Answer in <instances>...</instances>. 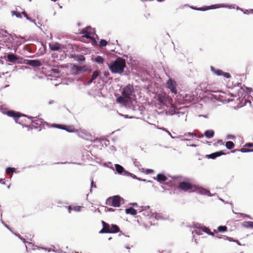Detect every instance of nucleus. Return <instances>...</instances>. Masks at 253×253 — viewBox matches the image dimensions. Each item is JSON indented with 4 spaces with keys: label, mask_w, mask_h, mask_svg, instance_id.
<instances>
[{
    "label": "nucleus",
    "mask_w": 253,
    "mask_h": 253,
    "mask_svg": "<svg viewBox=\"0 0 253 253\" xmlns=\"http://www.w3.org/2000/svg\"><path fill=\"white\" fill-rule=\"evenodd\" d=\"M122 95L117 98V102L126 108L131 109L139 102L141 95L139 90L131 84H128L122 89Z\"/></svg>",
    "instance_id": "obj_1"
},
{
    "label": "nucleus",
    "mask_w": 253,
    "mask_h": 253,
    "mask_svg": "<svg viewBox=\"0 0 253 253\" xmlns=\"http://www.w3.org/2000/svg\"><path fill=\"white\" fill-rule=\"evenodd\" d=\"M138 211L142 214L146 216H149L151 218H154L157 220L166 219L167 217L163 213H153L150 210L149 206H141L138 208Z\"/></svg>",
    "instance_id": "obj_2"
},
{
    "label": "nucleus",
    "mask_w": 253,
    "mask_h": 253,
    "mask_svg": "<svg viewBox=\"0 0 253 253\" xmlns=\"http://www.w3.org/2000/svg\"><path fill=\"white\" fill-rule=\"evenodd\" d=\"M125 67V60L120 57L117 58L112 65H109V69L114 73H122Z\"/></svg>",
    "instance_id": "obj_3"
},
{
    "label": "nucleus",
    "mask_w": 253,
    "mask_h": 253,
    "mask_svg": "<svg viewBox=\"0 0 253 253\" xmlns=\"http://www.w3.org/2000/svg\"><path fill=\"white\" fill-rule=\"evenodd\" d=\"M83 36L81 37V40L84 42H88L90 41L92 42V44H94L95 42L94 39L95 31L93 29L88 27L82 30L81 33Z\"/></svg>",
    "instance_id": "obj_4"
},
{
    "label": "nucleus",
    "mask_w": 253,
    "mask_h": 253,
    "mask_svg": "<svg viewBox=\"0 0 253 253\" xmlns=\"http://www.w3.org/2000/svg\"><path fill=\"white\" fill-rule=\"evenodd\" d=\"M60 71L58 69H52L49 72L47 77V80L51 82L52 84L57 85L62 83L59 76Z\"/></svg>",
    "instance_id": "obj_5"
},
{
    "label": "nucleus",
    "mask_w": 253,
    "mask_h": 253,
    "mask_svg": "<svg viewBox=\"0 0 253 253\" xmlns=\"http://www.w3.org/2000/svg\"><path fill=\"white\" fill-rule=\"evenodd\" d=\"M14 40L13 37L5 31H0V44L8 46Z\"/></svg>",
    "instance_id": "obj_6"
},
{
    "label": "nucleus",
    "mask_w": 253,
    "mask_h": 253,
    "mask_svg": "<svg viewBox=\"0 0 253 253\" xmlns=\"http://www.w3.org/2000/svg\"><path fill=\"white\" fill-rule=\"evenodd\" d=\"M210 97L224 103L230 101V100L226 98V94L221 91H213Z\"/></svg>",
    "instance_id": "obj_7"
},
{
    "label": "nucleus",
    "mask_w": 253,
    "mask_h": 253,
    "mask_svg": "<svg viewBox=\"0 0 253 253\" xmlns=\"http://www.w3.org/2000/svg\"><path fill=\"white\" fill-rule=\"evenodd\" d=\"M122 198L118 196H114L112 197L108 198L107 204L110 206L115 207H119L121 205Z\"/></svg>",
    "instance_id": "obj_8"
},
{
    "label": "nucleus",
    "mask_w": 253,
    "mask_h": 253,
    "mask_svg": "<svg viewBox=\"0 0 253 253\" xmlns=\"http://www.w3.org/2000/svg\"><path fill=\"white\" fill-rule=\"evenodd\" d=\"M179 187L184 191H194L196 189V186L188 182H181L179 184Z\"/></svg>",
    "instance_id": "obj_9"
},
{
    "label": "nucleus",
    "mask_w": 253,
    "mask_h": 253,
    "mask_svg": "<svg viewBox=\"0 0 253 253\" xmlns=\"http://www.w3.org/2000/svg\"><path fill=\"white\" fill-rule=\"evenodd\" d=\"M87 70V67L86 66H78L73 65L71 68V72L73 75H77Z\"/></svg>",
    "instance_id": "obj_10"
},
{
    "label": "nucleus",
    "mask_w": 253,
    "mask_h": 253,
    "mask_svg": "<svg viewBox=\"0 0 253 253\" xmlns=\"http://www.w3.org/2000/svg\"><path fill=\"white\" fill-rule=\"evenodd\" d=\"M3 114H6L8 116L13 117L16 123L22 124V120H20V114L19 113L14 112L13 111H8L6 112H3Z\"/></svg>",
    "instance_id": "obj_11"
},
{
    "label": "nucleus",
    "mask_w": 253,
    "mask_h": 253,
    "mask_svg": "<svg viewBox=\"0 0 253 253\" xmlns=\"http://www.w3.org/2000/svg\"><path fill=\"white\" fill-rule=\"evenodd\" d=\"M104 228L106 229L107 233H115L119 231V228L114 224H109L104 222Z\"/></svg>",
    "instance_id": "obj_12"
},
{
    "label": "nucleus",
    "mask_w": 253,
    "mask_h": 253,
    "mask_svg": "<svg viewBox=\"0 0 253 253\" xmlns=\"http://www.w3.org/2000/svg\"><path fill=\"white\" fill-rule=\"evenodd\" d=\"M50 49L53 51H58L59 52H64L65 47L63 45L60 44L57 42H52L49 44Z\"/></svg>",
    "instance_id": "obj_13"
},
{
    "label": "nucleus",
    "mask_w": 253,
    "mask_h": 253,
    "mask_svg": "<svg viewBox=\"0 0 253 253\" xmlns=\"http://www.w3.org/2000/svg\"><path fill=\"white\" fill-rule=\"evenodd\" d=\"M167 85L168 88L169 89L172 93L174 94H176L177 93V90L176 88L177 84L175 81L169 79L167 83Z\"/></svg>",
    "instance_id": "obj_14"
},
{
    "label": "nucleus",
    "mask_w": 253,
    "mask_h": 253,
    "mask_svg": "<svg viewBox=\"0 0 253 253\" xmlns=\"http://www.w3.org/2000/svg\"><path fill=\"white\" fill-rule=\"evenodd\" d=\"M115 167L117 172L120 174H122L126 176L132 175L131 173L125 170L124 168L119 164H115Z\"/></svg>",
    "instance_id": "obj_15"
},
{
    "label": "nucleus",
    "mask_w": 253,
    "mask_h": 253,
    "mask_svg": "<svg viewBox=\"0 0 253 253\" xmlns=\"http://www.w3.org/2000/svg\"><path fill=\"white\" fill-rule=\"evenodd\" d=\"M157 98L160 103L162 105H165L167 102L169 100L166 94L164 92L159 94Z\"/></svg>",
    "instance_id": "obj_16"
},
{
    "label": "nucleus",
    "mask_w": 253,
    "mask_h": 253,
    "mask_svg": "<svg viewBox=\"0 0 253 253\" xmlns=\"http://www.w3.org/2000/svg\"><path fill=\"white\" fill-rule=\"evenodd\" d=\"M220 7H226L229 8H234V7L231 5H224L223 4H215L212 5L211 6L208 7V8H199L197 9L198 10H206L207 9H212V8H220Z\"/></svg>",
    "instance_id": "obj_17"
},
{
    "label": "nucleus",
    "mask_w": 253,
    "mask_h": 253,
    "mask_svg": "<svg viewBox=\"0 0 253 253\" xmlns=\"http://www.w3.org/2000/svg\"><path fill=\"white\" fill-rule=\"evenodd\" d=\"M197 234H202L201 232H204L207 233H209L210 235H212V233L209 232L210 230L206 227H195V230L194 231Z\"/></svg>",
    "instance_id": "obj_18"
},
{
    "label": "nucleus",
    "mask_w": 253,
    "mask_h": 253,
    "mask_svg": "<svg viewBox=\"0 0 253 253\" xmlns=\"http://www.w3.org/2000/svg\"><path fill=\"white\" fill-rule=\"evenodd\" d=\"M25 63L33 67H39L42 65L41 62L38 60H28Z\"/></svg>",
    "instance_id": "obj_19"
},
{
    "label": "nucleus",
    "mask_w": 253,
    "mask_h": 253,
    "mask_svg": "<svg viewBox=\"0 0 253 253\" xmlns=\"http://www.w3.org/2000/svg\"><path fill=\"white\" fill-rule=\"evenodd\" d=\"M197 191L198 193H200L201 195H207L209 196H212L213 195H211L210 193V192L209 190L201 188V187H198L197 188Z\"/></svg>",
    "instance_id": "obj_20"
},
{
    "label": "nucleus",
    "mask_w": 253,
    "mask_h": 253,
    "mask_svg": "<svg viewBox=\"0 0 253 253\" xmlns=\"http://www.w3.org/2000/svg\"><path fill=\"white\" fill-rule=\"evenodd\" d=\"M154 179H156L159 182H162L166 181L167 180V177L163 174H158L157 175V177L154 178Z\"/></svg>",
    "instance_id": "obj_21"
},
{
    "label": "nucleus",
    "mask_w": 253,
    "mask_h": 253,
    "mask_svg": "<svg viewBox=\"0 0 253 253\" xmlns=\"http://www.w3.org/2000/svg\"><path fill=\"white\" fill-rule=\"evenodd\" d=\"M99 75V72L98 71H94L93 72L91 79L88 82L87 84H90L94 80L96 79L97 77H98Z\"/></svg>",
    "instance_id": "obj_22"
},
{
    "label": "nucleus",
    "mask_w": 253,
    "mask_h": 253,
    "mask_svg": "<svg viewBox=\"0 0 253 253\" xmlns=\"http://www.w3.org/2000/svg\"><path fill=\"white\" fill-rule=\"evenodd\" d=\"M223 154H224V153L222 151L216 152L215 153L207 155V157L209 158L213 159H215V158H216L217 157L220 156Z\"/></svg>",
    "instance_id": "obj_23"
},
{
    "label": "nucleus",
    "mask_w": 253,
    "mask_h": 253,
    "mask_svg": "<svg viewBox=\"0 0 253 253\" xmlns=\"http://www.w3.org/2000/svg\"><path fill=\"white\" fill-rule=\"evenodd\" d=\"M138 210H135L132 208H129L126 209V212L127 214H130L131 215H136L137 214V211Z\"/></svg>",
    "instance_id": "obj_24"
},
{
    "label": "nucleus",
    "mask_w": 253,
    "mask_h": 253,
    "mask_svg": "<svg viewBox=\"0 0 253 253\" xmlns=\"http://www.w3.org/2000/svg\"><path fill=\"white\" fill-rule=\"evenodd\" d=\"M8 60L13 63H15L17 60L18 57L13 54H9L7 55Z\"/></svg>",
    "instance_id": "obj_25"
},
{
    "label": "nucleus",
    "mask_w": 253,
    "mask_h": 253,
    "mask_svg": "<svg viewBox=\"0 0 253 253\" xmlns=\"http://www.w3.org/2000/svg\"><path fill=\"white\" fill-rule=\"evenodd\" d=\"M82 208V207L78 206H74L73 207L69 206L68 207V209L69 212L70 213L71 212L72 210L76 211H81Z\"/></svg>",
    "instance_id": "obj_26"
},
{
    "label": "nucleus",
    "mask_w": 253,
    "mask_h": 253,
    "mask_svg": "<svg viewBox=\"0 0 253 253\" xmlns=\"http://www.w3.org/2000/svg\"><path fill=\"white\" fill-rule=\"evenodd\" d=\"M242 226L247 228H253V222L250 221H244L242 223Z\"/></svg>",
    "instance_id": "obj_27"
},
{
    "label": "nucleus",
    "mask_w": 253,
    "mask_h": 253,
    "mask_svg": "<svg viewBox=\"0 0 253 253\" xmlns=\"http://www.w3.org/2000/svg\"><path fill=\"white\" fill-rule=\"evenodd\" d=\"M214 131L212 130H208L205 132V135L208 138H211L213 136Z\"/></svg>",
    "instance_id": "obj_28"
},
{
    "label": "nucleus",
    "mask_w": 253,
    "mask_h": 253,
    "mask_svg": "<svg viewBox=\"0 0 253 253\" xmlns=\"http://www.w3.org/2000/svg\"><path fill=\"white\" fill-rule=\"evenodd\" d=\"M211 71L213 73L217 76H221L222 71L219 69H215L213 67H211Z\"/></svg>",
    "instance_id": "obj_29"
},
{
    "label": "nucleus",
    "mask_w": 253,
    "mask_h": 253,
    "mask_svg": "<svg viewBox=\"0 0 253 253\" xmlns=\"http://www.w3.org/2000/svg\"><path fill=\"white\" fill-rule=\"evenodd\" d=\"M32 122L38 126H41L42 124V119L37 118H34L32 120Z\"/></svg>",
    "instance_id": "obj_30"
},
{
    "label": "nucleus",
    "mask_w": 253,
    "mask_h": 253,
    "mask_svg": "<svg viewBox=\"0 0 253 253\" xmlns=\"http://www.w3.org/2000/svg\"><path fill=\"white\" fill-rule=\"evenodd\" d=\"M94 61L98 64H102L104 62V59L100 56H97L94 58Z\"/></svg>",
    "instance_id": "obj_31"
},
{
    "label": "nucleus",
    "mask_w": 253,
    "mask_h": 253,
    "mask_svg": "<svg viewBox=\"0 0 253 253\" xmlns=\"http://www.w3.org/2000/svg\"><path fill=\"white\" fill-rule=\"evenodd\" d=\"M176 113L175 108L172 105L171 106L169 111L167 112L168 114L172 115Z\"/></svg>",
    "instance_id": "obj_32"
},
{
    "label": "nucleus",
    "mask_w": 253,
    "mask_h": 253,
    "mask_svg": "<svg viewBox=\"0 0 253 253\" xmlns=\"http://www.w3.org/2000/svg\"><path fill=\"white\" fill-rule=\"evenodd\" d=\"M225 146L228 149H231L234 147V144L232 141H228L226 143Z\"/></svg>",
    "instance_id": "obj_33"
},
{
    "label": "nucleus",
    "mask_w": 253,
    "mask_h": 253,
    "mask_svg": "<svg viewBox=\"0 0 253 253\" xmlns=\"http://www.w3.org/2000/svg\"><path fill=\"white\" fill-rule=\"evenodd\" d=\"M11 13H12V16H15L17 18H21L22 13H20L17 12L15 11H12Z\"/></svg>",
    "instance_id": "obj_34"
},
{
    "label": "nucleus",
    "mask_w": 253,
    "mask_h": 253,
    "mask_svg": "<svg viewBox=\"0 0 253 253\" xmlns=\"http://www.w3.org/2000/svg\"><path fill=\"white\" fill-rule=\"evenodd\" d=\"M175 138H179L180 139L181 141H189V139L185 138V136L183 135H178L175 137Z\"/></svg>",
    "instance_id": "obj_35"
},
{
    "label": "nucleus",
    "mask_w": 253,
    "mask_h": 253,
    "mask_svg": "<svg viewBox=\"0 0 253 253\" xmlns=\"http://www.w3.org/2000/svg\"><path fill=\"white\" fill-rule=\"evenodd\" d=\"M241 152L243 153H248V152H253V149H249L247 148H242L240 150Z\"/></svg>",
    "instance_id": "obj_36"
},
{
    "label": "nucleus",
    "mask_w": 253,
    "mask_h": 253,
    "mask_svg": "<svg viewBox=\"0 0 253 253\" xmlns=\"http://www.w3.org/2000/svg\"><path fill=\"white\" fill-rule=\"evenodd\" d=\"M218 230L219 232H225L227 230V227L224 226H219L218 227Z\"/></svg>",
    "instance_id": "obj_37"
},
{
    "label": "nucleus",
    "mask_w": 253,
    "mask_h": 253,
    "mask_svg": "<svg viewBox=\"0 0 253 253\" xmlns=\"http://www.w3.org/2000/svg\"><path fill=\"white\" fill-rule=\"evenodd\" d=\"M7 173H10V172H15V169L13 168H8L6 169L5 170Z\"/></svg>",
    "instance_id": "obj_38"
},
{
    "label": "nucleus",
    "mask_w": 253,
    "mask_h": 253,
    "mask_svg": "<svg viewBox=\"0 0 253 253\" xmlns=\"http://www.w3.org/2000/svg\"><path fill=\"white\" fill-rule=\"evenodd\" d=\"M0 221L1 222V223H2V224L5 227H6L7 229H8L9 230L11 231V229L7 226V224H6L4 221H3L2 219V213H0Z\"/></svg>",
    "instance_id": "obj_39"
},
{
    "label": "nucleus",
    "mask_w": 253,
    "mask_h": 253,
    "mask_svg": "<svg viewBox=\"0 0 253 253\" xmlns=\"http://www.w3.org/2000/svg\"><path fill=\"white\" fill-rule=\"evenodd\" d=\"M107 42L104 40H101L100 42V45L101 46H105L107 45Z\"/></svg>",
    "instance_id": "obj_40"
},
{
    "label": "nucleus",
    "mask_w": 253,
    "mask_h": 253,
    "mask_svg": "<svg viewBox=\"0 0 253 253\" xmlns=\"http://www.w3.org/2000/svg\"><path fill=\"white\" fill-rule=\"evenodd\" d=\"M103 224V228L99 231V233H107L106 229L104 228V221H102Z\"/></svg>",
    "instance_id": "obj_41"
},
{
    "label": "nucleus",
    "mask_w": 253,
    "mask_h": 253,
    "mask_svg": "<svg viewBox=\"0 0 253 253\" xmlns=\"http://www.w3.org/2000/svg\"><path fill=\"white\" fill-rule=\"evenodd\" d=\"M56 127H58V128H60V127H59V125H56ZM61 128L62 129H66L67 131L68 132H74L75 131V130L74 129H66L65 128H64V127H61Z\"/></svg>",
    "instance_id": "obj_42"
},
{
    "label": "nucleus",
    "mask_w": 253,
    "mask_h": 253,
    "mask_svg": "<svg viewBox=\"0 0 253 253\" xmlns=\"http://www.w3.org/2000/svg\"><path fill=\"white\" fill-rule=\"evenodd\" d=\"M221 75L226 78H229L231 77L230 75L228 73H223L222 72Z\"/></svg>",
    "instance_id": "obj_43"
},
{
    "label": "nucleus",
    "mask_w": 253,
    "mask_h": 253,
    "mask_svg": "<svg viewBox=\"0 0 253 253\" xmlns=\"http://www.w3.org/2000/svg\"><path fill=\"white\" fill-rule=\"evenodd\" d=\"M194 135V134L192 132H187V133H184V136H185V137H187V136L193 137Z\"/></svg>",
    "instance_id": "obj_44"
},
{
    "label": "nucleus",
    "mask_w": 253,
    "mask_h": 253,
    "mask_svg": "<svg viewBox=\"0 0 253 253\" xmlns=\"http://www.w3.org/2000/svg\"><path fill=\"white\" fill-rule=\"evenodd\" d=\"M93 187H94V188H96V185L95 184H94L93 183V179H91V189H90V191L91 192V190H92V188Z\"/></svg>",
    "instance_id": "obj_45"
},
{
    "label": "nucleus",
    "mask_w": 253,
    "mask_h": 253,
    "mask_svg": "<svg viewBox=\"0 0 253 253\" xmlns=\"http://www.w3.org/2000/svg\"><path fill=\"white\" fill-rule=\"evenodd\" d=\"M154 170L151 169H147L145 171L146 174H149L153 172Z\"/></svg>",
    "instance_id": "obj_46"
},
{
    "label": "nucleus",
    "mask_w": 253,
    "mask_h": 253,
    "mask_svg": "<svg viewBox=\"0 0 253 253\" xmlns=\"http://www.w3.org/2000/svg\"><path fill=\"white\" fill-rule=\"evenodd\" d=\"M245 146L248 147H253V144L251 143H248L245 144Z\"/></svg>",
    "instance_id": "obj_47"
},
{
    "label": "nucleus",
    "mask_w": 253,
    "mask_h": 253,
    "mask_svg": "<svg viewBox=\"0 0 253 253\" xmlns=\"http://www.w3.org/2000/svg\"><path fill=\"white\" fill-rule=\"evenodd\" d=\"M166 132L168 133V134L170 136V137L172 138V139H174L175 138V137H173L172 136V135L171 134L170 132L169 131V130H166Z\"/></svg>",
    "instance_id": "obj_48"
},
{
    "label": "nucleus",
    "mask_w": 253,
    "mask_h": 253,
    "mask_svg": "<svg viewBox=\"0 0 253 253\" xmlns=\"http://www.w3.org/2000/svg\"><path fill=\"white\" fill-rule=\"evenodd\" d=\"M199 117H204L205 118H208V115H200L198 116Z\"/></svg>",
    "instance_id": "obj_49"
},
{
    "label": "nucleus",
    "mask_w": 253,
    "mask_h": 253,
    "mask_svg": "<svg viewBox=\"0 0 253 253\" xmlns=\"http://www.w3.org/2000/svg\"><path fill=\"white\" fill-rule=\"evenodd\" d=\"M22 14L24 15L25 17H26L27 19L29 17L25 11L22 12Z\"/></svg>",
    "instance_id": "obj_50"
},
{
    "label": "nucleus",
    "mask_w": 253,
    "mask_h": 253,
    "mask_svg": "<svg viewBox=\"0 0 253 253\" xmlns=\"http://www.w3.org/2000/svg\"><path fill=\"white\" fill-rule=\"evenodd\" d=\"M109 75V73L108 72H104V75L105 76V77H108Z\"/></svg>",
    "instance_id": "obj_51"
},
{
    "label": "nucleus",
    "mask_w": 253,
    "mask_h": 253,
    "mask_svg": "<svg viewBox=\"0 0 253 253\" xmlns=\"http://www.w3.org/2000/svg\"><path fill=\"white\" fill-rule=\"evenodd\" d=\"M28 20L30 21V22H33L35 24H36V22H35V21L32 20V19L30 17H29L28 19H27Z\"/></svg>",
    "instance_id": "obj_52"
},
{
    "label": "nucleus",
    "mask_w": 253,
    "mask_h": 253,
    "mask_svg": "<svg viewBox=\"0 0 253 253\" xmlns=\"http://www.w3.org/2000/svg\"><path fill=\"white\" fill-rule=\"evenodd\" d=\"M234 136L233 135H228L227 136V138L228 139H233L234 138Z\"/></svg>",
    "instance_id": "obj_53"
},
{
    "label": "nucleus",
    "mask_w": 253,
    "mask_h": 253,
    "mask_svg": "<svg viewBox=\"0 0 253 253\" xmlns=\"http://www.w3.org/2000/svg\"><path fill=\"white\" fill-rule=\"evenodd\" d=\"M131 174L132 175V176H130L131 177H132L133 178H135V179H137V177L135 175H134L133 174L131 173Z\"/></svg>",
    "instance_id": "obj_54"
},
{
    "label": "nucleus",
    "mask_w": 253,
    "mask_h": 253,
    "mask_svg": "<svg viewBox=\"0 0 253 253\" xmlns=\"http://www.w3.org/2000/svg\"><path fill=\"white\" fill-rule=\"evenodd\" d=\"M126 249H127V250H129L131 248V247H130L129 246H126L125 247Z\"/></svg>",
    "instance_id": "obj_55"
},
{
    "label": "nucleus",
    "mask_w": 253,
    "mask_h": 253,
    "mask_svg": "<svg viewBox=\"0 0 253 253\" xmlns=\"http://www.w3.org/2000/svg\"><path fill=\"white\" fill-rule=\"evenodd\" d=\"M107 211H114V210L112 208H109L108 209Z\"/></svg>",
    "instance_id": "obj_56"
},
{
    "label": "nucleus",
    "mask_w": 253,
    "mask_h": 253,
    "mask_svg": "<svg viewBox=\"0 0 253 253\" xmlns=\"http://www.w3.org/2000/svg\"><path fill=\"white\" fill-rule=\"evenodd\" d=\"M137 179L140 180V181H144V182H146V180H145V179H141L140 178H137Z\"/></svg>",
    "instance_id": "obj_57"
},
{
    "label": "nucleus",
    "mask_w": 253,
    "mask_h": 253,
    "mask_svg": "<svg viewBox=\"0 0 253 253\" xmlns=\"http://www.w3.org/2000/svg\"><path fill=\"white\" fill-rule=\"evenodd\" d=\"M227 240H228L230 241H233L232 238H231V237L227 238Z\"/></svg>",
    "instance_id": "obj_58"
},
{
    "label": "nucleus",
    "mask_w": 253,
    "mask_h": 253,
    "mask_svg": "<svg viewBox=\"0 0 253 253\" xmlns=\"http://www.w3.org/2000/svg\"><path fill=\"white\" fill-rule=\"evenodd\" d=\"M161 129H162V130L163 131H165L166 132V130H168L167 129H166L165 128H160Z\"/></svg>",
    "instance_id": "obj_59"
},
{
    "label": "nucleus",
    "mask_w": 253,
    "mask_h": 253,
    "mask_svg": "<svg viewBox=\"0 0 253 253\" xmlns=\"http://www.w3.org/2000/svg\"><path fill=\"white\" fill-rule=\"evenodd\" d=\"M53 103V100H51V101H49L48 104H51Z\"/></svg>",
    "instance_id": "obj_60"
},
{
    "label": "nucleus",
    "mask_w": 253,
    "mask_h": 253,
    "mask_svg": "<svg viewBox=\"0 0 253 253\" xmlns=\"http://www.w3.org/2000/svg\"><path fill=\"white\" fill-rule=\"evenodd\" d=\"M132 205L134 206V207H137V204L136 203H134L132 204Z\"/></svg>",
    "instance_id": "obj_61"
},
{
    "label": "nucleus",
    "mask_w": 253,
    "mask_h": 253,
    "mask_svg": "<svg viewBox=\"0 0 253 253\" xmlns=\"http://www.w3.org/2000/svg\"><path fill=\"white\" fill-rule=\"evenodd\" d=\"M190 146L195 147H196V145L195 144H192V145H190Z\"/></svg>",
    "instance_id": "obj_62"
},
{
    "label": "nucleus",
    "mask_w": 253,
    "mask_h": 253,
    "mask_svg": "<svg viewBox=\"0 0 253 253\" xmlns=\"http://www.w3.org/2000/svg\"><path fill=\"white\" fill-rule=\"evenodd\" d=\"M20 239H21L22 241H23L24 243H26V242H25V240L24 239H23V238H20Z\"/></svg>",
    "instance_id": "obj_63"
},
{
    "label": "nucleus",
    "mask_w": 253,
    "mask_h": 253,
    "mask_svg": "<svg viewBox=\"0 0 253 253\" xmlns=\"http://www.w3.org/2000/svg\"><path fill=\"white\" fill-rule=\"evenodd\" d=\"M146 182H149V183H151L152 182L151 180H147V181L146 180Z\"/></svg>",
    "instance_id": "obj_64"
}]
</instances>
